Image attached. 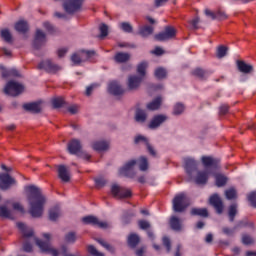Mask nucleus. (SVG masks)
Instances as JSON below:
<instances>
[{"mask_svg":"<svg viewBox=\"0 0 256 256\" xmlns=\"http://www.w3.org/2000/svg\"><path fill=\"white\" fill-rule=\"evenodd\" d=\"M17 227L25 239L23 244V251H25V253H31V251H33V245L30 244L29 241H35L36 245L39 247L42 253H47L48 255L52 256H59V251L57 248H53V246H51V242H49L51 239V234L45 233L43 237L44 239H47V241H43L35 238L33 236V229L27 228V225H25L23 222H18Z\"/></svg>","mask_w":256,"mask_h":256,"instance_id":"1","label":"nucleus"},{"mask_svg":"<svg viewBox=\"0 0 256 256\" xmlns=\"http://www.w3.org/2000/svg\"><path fill=\"white\" fill-rule=\"evenodd\" d=\"M27 191V199L30 206L29 213L31 217L39 218L43 215L45 209V203H47V198L41 192V188L35 185H28L25 187Z\"/></svg>","mask_w":256,"mask_h":256,"instance_id":"2","label":"nucleus"},{"mask_svg":"<svg viewBox=\"0 0 256 256\" xmlns=\"http://www.w3.org/2000/svg\"><path fill=\"white\" fill-rule=\"evenodd\" d=\"M199 163L195 158L184 159V169L189 179H193L196 185H205L209 181V171H199Z\"/></svg>","mask_w":256,"mask_h":256,"instance_id":"3","label":"nucleus"},{"mask_svg":"<svg viewBox=\"0 0 256 256\" xmlns=\"http://www.w3.org/2000/svg\"><path fill=\"white\" fill-rule=\"evenodd\" d=\"M172 207L175 213H183L189 207V199L184 193L178 194L172 201Z\"/></svg>","mask_w":256,"mask_h":256,"instance_id":"4","label":"nucleus"},{"mask_svg":"<svg viewBox=\"0 0 256 256\" xmlns=\"http://www.w3.org/2000/svg\"><path fill=\"white\" fill-rule=\"evenodd\" d=\"M110 193L116 199H129V197H132V195H133V193H131L130 189H127L125 187H121L117 183H114V184L111 185Z\"/></svg>","mask_w":256,"mask_h":256,"instance_id":"5","label":"nucleus"},{"mask_svg":"<svg viewBox=\"0 0 256 256\" xmlns=\"http://www.w3.org/2000/svg\"><path fill=\"white\" fill-rule=\"evenodd\" d=\"M24 89L25 87L23 84L15 81H9L4 88V93L11 97H17V95H21V93H23Z\"/></svg>","mask_w":256,"mask_h":256,"instance_id":"6","label":"nucleus"},{"mask_svg":"<svg viewBox=\"0 0 256 256\" xmlns=\"http://www.w3.org/2000/svg\"><path fill=\"white\" fill-rule=\"evenodd\" d=\"M95 56V51L93 50H82L77 53H74L71 57L72 63L74 65H80V63H84V61H89L91 57Z\"/></svg>","mask_w":256,"mask_h":256,"instance_id":"7","label":"nucleus"},{"mask_svg":"<svg viewBox=\"0 0 256 256\" xmlns=\"http://www.w3.org/2000/svg\"><path fill=\"white\" fill-rule=\"evenodd\" d=\"M64 11L68 13V15H73L78 11H81V7H83V0H66L63 3Z\"/></svg>","mask_w":256,"mask_h":256,"instance_id":"8","label":"nucleus"},{"mask_svg":"<svg viewBox=\"0 0 256 256\" xmlns=\"http://www.w3.org/2000/svg\"><path fill=\"white\" fill-rule=\"evenodd\" d=\"M137 165V160L132 159L124 164L122 168H120L119 173L124 177H129L133 179L135 177V166Z\"/></svg>","mask_w":256,"mask_h":256,"instance_id":"9","label":"nucleus"},{"mask_svg":"<svg viewBox=\"0 0 256 256\" xmlns=\"http://www.w3.org/2000/svg\"><path fill=\"white\" fill-rule=\"evenodd\" d=\"M177 35V30L173 27H166L165 30L159 34L155 35L156 41H169V39H173Z\"/></svg>","mask_w":256,"mask_h":256,"instance_id":"10","label":"nucleus"},{"mask_svg":"<svg viewBox=\"0 0 256 256\" xmlns=\"http://www.w3.org/2000/svg\"><path fill=\"white\" fill-rule=\"evenodd\" d=\"M47 43V36L41 29L36 30V34L33 41V49L39 50Z\"/></svg>","mask_w":256,"mask_h":256,"instance_id":"11","label":"nucleus"},{"mask_svg":"<svg viewBox=\"0 0 256 256\" xmlns=\"http://www.w3.org/2000/svg\"><path fill=\"white\" fill-rule=\"evenodd\" d=\"M82 223H84V225H94L96 227H100V229H107V227H109V224H107V222H101L95 216H85V217H83L82 218Z\"/></svg>","mask_w":256,"mask_h":256,"instance_id":"12","label":"nucleus"},{"mask_svg":"<svg viewBox=\"0 0 256 256\" xmlns=\"http://www.w3.org/2000/svg\"><path fill=\"white\" fill-rule=\"evenodd\" d=\"M38 69H44L48 73H57V71H61V66L53 63L51 60H44L39 63Z\"/></svg>","mask_w":256,"mask_h":256,"instance_id":"13","label":"nucleus"},{"mask_svg":"<svg viewBox=\"0 0 256 256\" xmlns=\"http://www.w3.org/2000/svg\"><path fill=\"white\" fill-rule=\"evenodd\" d=\"M134 142L136 143V145H145L148 153H150L152 155V157H155V155H157L155 148H153V146H151V144L149 143V139H147V137H145L143 135H138L135 137Z\"/></svg>","mask_w":256,"mask_h":256,"instance_id":"14","label":"nucleus"},{"mask_svg":"<svg viewBox=\"0 0 256 256\" xmlns=\"http://www.w3.org/2000/svg\"><path fill=\"white\" fill-rule=\"evenodd\" d=\"M11 185H15V179L9 174L0 173V189L5 191L9 189Z\"/></svg>","mask_w":256,"mask_h":256,"instance_id":"15","label":"nucleus"},{"mask_svg":"<svg viewBox=\"0 0 256 256\" xmlns=\"http://www.w3.org/2000/svg\"><path fill=\"white\" fill-rule=\"evenodd\" d=\"M201 161L205 169H217L219 167V160L211 156H202Z\"/></svg>","mask_w":256,"mask_h":256,"instance_id":"16","label":"nucleus"},{"mask_svg":"<svg viewBox=\"0 0 256 256\" xmlns=\"http://www.w3.org/2000/svg\"><path fill=\"white\" fill-rule=\"evenodd\" d=\"M210 205L216 209V212L221 215L223 213V201L217 194H213L209 199Z\"/></svg>","mask_w":256,"mask_h":256,"instance_id":"17","label":"nucleus"},{"mask_svg":"<svg viewBox=\"0 0 256 256\" xmlns=\"http://www.w3.org/2000/svg\"><path fill=\"white\" fill-rule=\"evenodd\" d=\"M165 121H167L166 115H163V114L156 115L152 118L148 127L149 129H158V127H161V125H163Z\"/></svg>","mask_w":256,"mask_h":256,"instance_id":"18","label":"nucleus"},{"mask_svg":"<svg viewBox=\"0 0 256 256\" xmlns=\"http://www.w3.org/2000/svg\"><path fill=\"white\" fill-rule=\"evenodd\" d=\"M108 93L117 97L119 95H123V93H125V90H123V88L120 84H118L117 81H112L108 84Z\"/></svg>","mask_w":256,"mask_h":256,"instance_id":"19","label":"nucleus"},{"mask_svg":"<svg viewBox=\"0 0 256 256\" xmlns=\"http://www.w3.org/2000/svg\"><path fill=\"white\" fill-rule=\"evenodd\" d=\"M141 81H143V77L137 75L129 76L128 89H130V91H135V89H138L139 85H141Z\"/></svg>","mask_w":256,"mask_h":256,"instance_id":"20","label":"nucleus"},{"mask_svg":"<svg viewBox=\"0 0 256 256\" xmlns=\"http://www.w3.org/2000/svg\"><path fill=\"white\" fill-rule=\"evenodd\" d=\"M68 151L71 155H79L81 152V141L73 139L68 144Z\"/></svg>","mask_w":256,"mask_h":256,"instance_id":"21","label":"nucleus"},{"mask_svg":"<svg viewBox=\"0 0 256 256\" xmlns=\"http://www.w3.org/2000/svg\"><path fill=\"white\" fill-rule=\"evenodd\" d=\"M23 109L30 113H41V102L26 103L23 105Z\"/></svg>","mask_w":256,"mask_h":256,"instance_id":"22","label":"nucleus"},{"mask_svg":"<svg viewBox=\"0 0 256 256\" xmlns=\"http://www.w3.org/2000/svg\"><path fill=\"white\" fill-rule=\"evenodd\" d=\"M58 177L64 183H69V180L71 179V177L69 176V171L67 170V167L65 165H60L58 167Z\"/></svg>","mask_w":256,"mask_h":256,"instance_id":"23","label":"nucleus"},{"mask_svg":"<svg viewBox=\"0 0 256 256\" xmlns=\"http://www.w3.org/2000/svg\"><path fill=\"white\" fill-rule=\"evenodd\" d=\"M161 103H163V98L161 96L156 97L150 103L146 105L148 111H157L161 107Z\"/></svg>","mask_w":256,"mask_h":256,"instance_id":"24","label":"nucleus"},{"mask_svg":"<svg viewBox=\"0 0 256 256\" xmlns=\"http://www.w3.org/2000/svg\"><path fill=\"white\" fill-rule=\"evenodd\" d=\"M170 227L173 231H181L183 229V222L177 216H171Z\"/></svg>","mask_w":256,"mask_h":256,"instance_id":"25","label":"nucleus"},{"mask_svg":"<svg viewBox=\"0 0 256 256\" xmlns=\"http://www.w3.org/2000/svg\"><path fill=\"white\" fill-rule=\"evenodd\" d=\"M0 217L15 219V211L7 208V206H0Z\"/></svg>","mask_w":256,"mask_h":256,"instance_id":"26","label":"nucleus"},{"mask_svg":"<svg viewBox=\"0 0 256 256\" xmlns=\"http://www.w3.org/2000/svg\"><path fill=\"white\" fill-rule=\"evenodd\" d=\"M14 29L18 33H27V31H29V24H27L25 20H19L16 22Z\"/></svg>","mask_w":256,"mask_h":256,"instance_id":"27","label":"nucleus"},{"mask_svg":"<svg viewBox=\"0 0 256 256\" xmlns=\"http://www.w3.org/2000/svg\"><path fill=\"white\" fill-rule=\"evenodd\" d=\"M237 67L241 73L248 74L253 72V66L251 64L245 63V61H238Z\"/></svg>","mask_w":256,"mask_h":256,"instance_id":"28","label":"nucleus"},{"mask_svg":"<svg viewBox=\"0 0 256 256\" xmlns=\"http://www.w3.org/2000/svg\"><path fill=\"white\" fill-rule=\"evenodd\" d=\"M0 69L2 70V77H4V78L11 77V75L13 77H19V71H17L16 69L7 70L1 64H0Z\"/></svg>","mask_w":256,"mask_h":256,"instance_id":"29","label":"nucleus"},{"mask_svg":"<svg viewBox=\"0 0 256 256\" xmlns=\"http://www.w3.org/2000/svg\"><path fill=\"white\" fill-rule=\"evenodd\" d=\"M137 163L140 171H147V169H149V161L147 160V157L141 156L136 160V164Z\"/></svg>","mask_w":256,"mask_h":256,"instance_id":"30","label":"nucleus"},{"mask_svg":"<svg viewBox=\"0 0 256 256\" xmlns=\"http://www.w3.org/2000/svg\"><path fill=\"white\" fill-rule=\"evenodd\" d=\"M93 149L95 151H107V149H109V142L107 141L94 142Z\"/></svg>","mask_w":256,"mask_h":256,"instance_id":"31","label":"nucleus"},{"mask_svg":"<svg viewBox=\"0 0 256 256\" xmlns=\"http://www.w3.org/2000/svg\"><path fill=\"white\" fill-rule=\"evenodd\" d=\"M0 37L6 43H11V41H13V35L11 34V31H9V29H7V28L2 29L0 31Z\"/></svg>","mask_w":256,"mask_h":256,"instance_id":"32","label":"nucleus"},{"mask_svg":"<svg viewBox=\"0 0 256 256\" xmlns=\"http://www.w3.org/2000/svg\"><path fill=\"white\" fill-rule=\"evenodd\" d=\"M135 120L137 123H145L147 121V112L141 109L136 110Z\"/></svg>","mask_w":256,"mask_h":256,"instance_id":"33","label":"nucleus"},{"mask_svg":"<svg viewBox=\"0 0 256 256\" xmlns=\"http://www.w3.org/2000/svg\"><path fill=\"white\" fill-rule=\"evenodd\" d=\"M139 241H140L139 235H137V234H130L128 236V245L132 249H135V247H137V245H139Z\"/></svg>","mask_w":256,"mask_h":256,"instance_id":"34","label":"nucleus"},{"mask_svg":"<svg viewBox=\"0 0 256 256\" xmlns=\"http://www.w3.org/2000/svg\"><path fill=\"white\" fill-rule=\"evenodd\" d=\"M191 215L198 216V217H208L209 212L206 208H193L191 210Z\"/></svg>","mask_w":256,"mask_h":256,"instance_id":"35","label":"nucleus"},{"mask_svg":"<svg viewBox=\"0 0 256 256\" xmlns=\"http://www.w3.org/2000/svg\"><path fill=\"white\" fill-rule=\"evenodd\" d=\"M59 215H61V210L59 209V206H55L54 208L50 209L49 211L50 221H57V219H59Z\"/></svg>","mask_w":256,"mask_h":256,"instance_id":"36","label":"nucleus"},{"mask_svg":"<svg viewBox=\"0 0 256 256\" xmlns=\"http://www.w3.org/2000/svg\"><path fill=\"white\" fill-rule=\"evenodd\" d=\"M129 53H123V52H119L115 55V61L117 63H125L127 61H129Z\"/></svg>","mask_w":256,"mask_h":256,"instance_id":"37","label":"nucleus"},{"mask_svg":"<svg viewBox=\"0 0 256 256\" xmlns=\"http://www.w3.org/2000/svg\"><path fill=\"white\" fill-rule=\"evenodd\" d=\"M215 181L218 187H224V185H227V178L223 174H216Z\"/></svg>","mask_w":256,"mask_h":256,"instance_id":"38","label":"nucleus"},{"mask_svg":"<svg viewBox=\"0 0 256 256\" xmlns=\"http://www.w3.org/2000/svg\"><path fill=\"white\" fill-rule=\"evenodd\" d=\"M147 67H149V64L147 62H141L138 67H137V73L138 77H142V80H143V77H145V71H147Z\"/></svg>","mask_w":256,"mask_h":256,"instance_id":"39","label":"nucleus"},{"mask_svg":"<svg viewBox=\"0 0 256 256\" xmlns=\"http://www.w3.org/2000/svg\"><path fill=\"white\" fill-rule=\"evenodd\" d=\"M235 215H237V204H232L228 209V216L231 223L235 221Z\"/></svg>","mask_w":256,"mask_h":256,"instance_id":"40","label":"nucleus"},{"mask_svg":"<svg viewBox=\"0 0 256 256\" xmlns=\"http://www.w3.org/2000/svg\"><path fill=\"white\" fill-rule=\"evenodd\" d=\"M139 33L142 37H149L153 33V26H144L141 27Z\"/></svg>","mask_w":256,"mask_h":256,"instance_id":"41","label":"nucleus"},{"mask_svg":"<svg viewBox=\"0 0 256 256\" xmlns=\"http://www.w3.org/2000/svg\"><path fill=\"white\" fill-rule=\"evenodd\" d=\"M156 79H165L167 77V70L165 68H157L154 72Z\"/></svg>","mask_w":256,"mask_h":256,"instance_id":"42","label":"nucleus"},{"mask_svg":"<svg viewBox=\"0 0 256 256\" xmlns=\"http://www.w3.org/2000/svg\"><path fill=\"white\" fill-rule=\"evenodd\" d=\"M185 111V105L181 102H178L174 105L173 114L181 115Z\"/></svg>","mask_w":256,"mask_h":256,"instance_id":"43","label":"nucleus"},{"mask_svg":"<svg viewBox=\"0 0 256 256\" xmlns=\"http://www.w3.org/2000/svg\"><path fill=\"white\" fill-rule=\"evenodd\" d=\"M225 196L229 201L237 199V190L235 188H230L225 191Z\"/></svg>","mask_w":256,"mask_h":256,"instance_id":"44","label":"nucleus"},{"mask_svg":"<svg viewBox=\"0 0 256 256\" xmlns=\"http://www.w3.org/2000/svg\"><path fill=\"white\" fill-rule=\"evenodd\" d=\"M97 242L99 243V245L104 247V249H106V251H109L110 253H115V248L113 246H111L109 243L105 242V240L97 239Z\"/></svg>","mask_w":256,"mask_h":256,"instance_id":"45","label":"nucleus"},{"mask_svg":"<svg viewBox=\"0 0 256 256\" xmlns=\"http://www.w3.org/2000/svg\"><path fill=\"white\" fill-rule=\"evenodd\" d=\"M52 105L54 109H60L62 105H65V100L61 97L59 98H53L52 99Z\"/></svg>","mask_w":256,"mask_h":256,"instance_id":"46","label":"nucleus"},{"mask_svg":"<svg viewBox=\"0 0 256 256\" xmlns=\"http://www.w3.org/2000/svg\"><path fill=\"white\" fill-rule=\"evenodd\" d=\"M227 51H229V48L226 46H219L217 49V57L218 59H223L225 55H227Z\"/></svg>","mask_w":256,"mask_h":256,"instance_id":"47","label":"nucleus"},{"mask_svg":"<svg viewBox=\"0 0 256 256\" xmlns=\"http://www.w3.org/2000/svg\"><path fill=\"white\" fill-rule=\"evenodd\" d=\"M95 181V186L97 189H102L105 185H107V180L103 177H98L94 179Z\"/></svg>","mask_w":256,"mask_h":256,"instance_id":"48","label":"nucleus"},{"mask_svg":"<svg viewBox=\"0 0 256 256\" xmlns=\"http://www.w3.org/2000/svg\"><path fill=\"white\" fill-rule=\"evenodd\" d=\"M193 75H195V77H199L200 79H205L207 77V72L201 68H196L193 71Z\"/></svg>","mask_w":256,"mask_h":256,"instance_id":"49","label":"nucleus"},{"mask_svg":"<svg viewBox=\"0 0 256 256\" xmlns=\"http://www.w3.org/2000/svg\"><path fill=\"white\" fill-rule=\"evenodd\" d=\"M99 30H100L101 39H103V37H107V35H109V26H107L106 24H101L99 27Z\"/></svg>","mask_w":256,"mask_h":256,"instance_id":"50","label":"nucleus"},{"mask_svg":"<svg viewBox=\"0 0 256 256\" xmlns=\"http://www.w3.org/2000/svg\"><path fill=\"white\" fill-rule=\"evenodd\" d=\"M65 241L67 243H75V241H77V235L75 234V232H69L68 234H66Z\"/></svg>","mask_w":256,"mask_h":256,"instance_id":"51","label":"nucleus"},{"mask_svg":"<svg viewBox=\"0 0 256 256\" xmlns=\"http://www.w3.org/2000/svg\"><path fill=\"white\" fill-rule=\"evenodd\" d=\"M120 29H122V31H124L125 33H132L133 32V27L128 22L121 23L120 24Z\"/></svg>","mask_w":256,"mask_h":256,"instance_id":"52","label":"nucleus"},{"mask_svg":"<svg viewBox=\"0 0 256 256\" xmlns=\"http://www.w3.org/2000/svg\"><path fill=\"white\" fill-rule=\"evenodd\" d=\"M248 201L251 203L252 207L256 208V191H252L247 196Z\"/></svg>","mask_w":256,"mask_h":256,"instance_id":"53","label":"nucleus"},{"mask_svg":"<svg viewBox=\"0 0 256 256\" xmlns=\"http://www.w3.org/2000/svg\"><path fill=\"white\" fill-rule=\"evenodd\" d=\"M87 251L88 253H90V255H93V256H103V253L98 252L97 248H95V246L93 245H89L87 248Z\"/></svg>","mask_w":256,"mask_h":256,"instance_id":"54","label":"nucleus"},{"mask_svg":"<svg viewBox=\"0 0 256 256\" xmlns=\"http://www.w3.org/2000/svg\"><path fill=\"white\" fill-rule=\"evenodd\" d=\"M162 243L164 245V247H166L167 253L171 252V239H169V237L164 236L162 239Z\"/></svg>","mask_w":256,"mask_h":256,"instance_id":"55","label":"nucleus"},{"mask_svg":"<svg viewBox=\"0 0 256 256\" xmlns=\"http://www.w3.org/2000/svg\"><path fill=\"white\" fill-rule=\"evenodd\" d=\"M215 19H218V21H223L224 19H227V14L219 10L215 13Z\"/></svg>","mask_w":256,"mask_h":256,"instance_id":"56","label":"nucleus"},{"mask_svg":"<svg viewBox=\"0 0 256 256\" xmlns=\"http://www.w3.org/2000/svg\"><path fill=\"white\" fill-rule=\"evenodd\" d=\"M242 243L243 245H251V243H253V238L247 234H244L242 236Z\"/></svg>","mask_w":256,"mask_h":256,"instance_id":"57","label":"nucleus"},{"mask_svg":"<svg viewBox=\"0 0 256 256\" xmlns=\"http://www.w3.org/2000/svg\"><path fill=\"white\" fill-rule=\"evenodd\" d=\"M138 225H139L140 229H143V230L149 229V227H151V224H149V222L147 220H140L138 222Z\"/></svg>","mask_w":256,"mask_h":256,"instance_id":"58","label":"nucleus"},{"mask_svg":"<svg viewBox=\"0 0 256 256\" xmlns=\"http://www.w3.org/2000/svg\"><path fill=\"white\" fill-rule=\"evenodd\" d=\"M235 228H229V227H224L222 229L224 235H227L228 237H231V235H233L235 233Z\"/></svg>","mask_w":256,"mask_h":256,"instance_id":"59","label":"nucleus"},{"mask_svg":"<svg viewBox=\"0 0 256 256\" xmlns=\"http://www.w3.org/2000/svg\"><path fill=\"white\" fill-rule=\"evenodd\" d=\"M14 211H19L20 213H25V209L22 207V205L19 202H15L12 205Z\"/></svg>","mask_w":256,"mask_h":256,"instance_id":"60","label":"nucleus"},{"mask_svg":"<svg viewBox=\"0 0 256 256\" xmlns=\"http://www.w3.org/2000/svg\"><path fill=\"white\" fill-rule=\"evenodd\" d=\"M68 111H69V113H71V115H75L79 112V106L73 104V105L68 107Z\"/></svg>","mask_w":256,"mask_h":256,"instance_id":"61","label":"nucleus"},{"mask_svg":"<svg viewBox=\"0 0 256 256\" xmlns=\"http://www.w3.org/2000/svg\"><path fill=\"white\" fill-rule=\"evenodd\" d=\"M190 25L192 27V29H199L198 25H199V17H196L194 19H192L190 21Z\"/></svg>","mask_w":256,"mask_h":256,"instance_id":"62","label":"nucleus"},{"mask_svg":"<svg viewBox=\"0 0 256 256\" xmlns=\"http://www.w3.org/2000/svg\"><path fill=\"white\" fill-rule=\"evenodd\" d=\"M229 111V106L227 104H223L220 106V115H226V113Z\"/></svg>","mask_w":256,"mask_h":256,"instance_id":"63","label":"nucleus"},{"mask_svg":"<svg viewBox=\"0 0 256 256\" xmlns=\"http://www.w3.org/2000/svg\"><path fill=\"white\" fill-rule=\"evenodd\" d=\"M60 252L63 256H79V255L67 254V246L65 245L61 246Z\"/></svg>","mask_w":256,"mask_h":256,"instance_id":"64","label":"nucleus"}]
</instances>
